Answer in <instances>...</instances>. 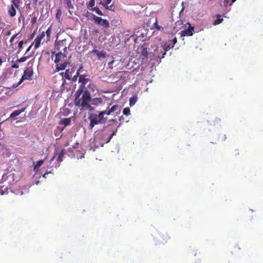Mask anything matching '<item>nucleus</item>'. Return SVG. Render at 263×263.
Segmentation results:
<instances>
[{
  "instance_id": "obj_27",
  "label": "nucleus",
  "mask_w": 263,
  "mask_h": 263,
  "mask_svg": "<svg viewBox=\"0 0 263 263\" xmlns=\"http://www.w3.org/2000/svg\"><path fill=\"white\" fill-rule=\"evenodd\" d=\"M123 114L126 116L129 115L130 114V111L129 108L128 107L124 108L123 110Z\"/></svg>"
},
{
  "instance_id": "obj_40",
  "label": "nucleus",
  "mask_w": 263,
  "mask_h": 263,
  "mask_svg": "<svg viewBox=\"0 0 263 263\" xmlns=\"http://www.w3.org/2000/svg\"><path fill=\"white\" fill-rule=\"evenodd\" d=\"M51 173V171H46V172L43 175V177L44 178H46V175Z\"/></svg>"
},
{
  "instance_id": "obj_24",
  "label": "nucleus",
  "mask_w": 263,
  "mask_h": 263,
  "mask_svg": "<svg viewBox=\"0 0 263 263\" xmlns=\"http://www.w3.org/2000/svg\"><path fill=\"white\" fill-rule=\"evenodd\" d=\"M112 0H102L100 4L102 5L104 7H106L107 5H109Z\"/></svg>"
},
{
  "instance_id": "obj_20",
  "label": "nucleus",
  "mask_w": 263,
  "mask_h": 263,
  "mask_svg": "<svg viewBox=\"0 0 263 263\" xmlns=\"http://www.w3.org/2000/svg\"><path fill=\"white\" fill-rule=\"evenodd\" d=\"M182 23L181 21H178L176 22L175 24V26L174 27V29L176 31L181 29L183 26H182Z\"/></svg>"
},
{
  "instance_id": "obj_21",
  "label": "nucleus",
  "mask_w": 263,
  "mask_h": 263,
  "mask_svg": "<svg viewBox=\"0 0 263 263\" xmlns=\"http://www.w3.org/2000/svg\"><path fill=\"white\" fill-rule=\"evenodd\" d=\"M8 12L11 17H13L16 14L15 8L12 6L9 8Z\"/></svg>"
},
{
  "instance_id": "obj_50",
  "label": "nucleus",
  "mask_w": 263,
  "mask_h": 263,
  "mask_svg": "<svg viewBox=\"0 0 263 263\" xmlns=\"http://www.w3.org/2000/svg\"><path fill=\"white\" fill-rule=\"evenodd\" d=\"M3 61H2V58L0 57V66L1 65Z\"/></svg>"
},
{
  "instance_id": "obj_26",
  "label": "nucleus",
  "mask_w": 263,
  "mask_h": 263,
  "mask_svg": "<svg viewBox=\"0 0 263 263\" xmlns=\"http://www.w3.org/2000/svg\"><path fill=\"white\" fill-rule=\"evenodd\" d=\"M79 70L78 69L77 72H76V74L72 76V78H71V80L72 82H76L77 80V78L79 76Z\"/></svg>"
},
{
  "instance_id": "obj_12",
  "label": "nucleus",
  "mask_w": 263,
  "mask_h": 263,
  "mask_svg": "<svg viewBox=\"0 0 263 263\" xmlns=\"http://www.w3.org/2000/svg\"><path fill=\"white\" fill-rule=\"evenodd\" d=\"M45 36V32H43L41 34L39 35L34 40V48L36 49L41 44V41Z\"/></svg>"
},
{
  "instance_id": "obj_33",
  "label": "nucleus",
  "mask_w": 263,
  "mask_h": 263,
  "mask_svg": "<svg viewBox=\"0 0 263 263\" xmlns=\"http://www.w3.org/2000/svg\"><path fill=\"white\" fill-rule=\"evenodd\" d=\"M95 0H90L88 4V7H91L92 8L95 6Z\"/></svg>"
},
{
  "instance_id": "obj_32",
  "label": "nucleus",
  "mask_w": 263,
  "mask_h": 263,
  "mask_svg": "<svg viewBox=\"0 0 263 263\" xmlns=\"http://www.w3.org/2000/svg\"><path fill=\"white\" fill-rule=\"evenodd\" d=\"M105 8L107 10H110V11H114V6L112 4V5H110V6H108L107 5L106 7H105Z\"/></svg>"
},
{
  "instance_id": "obj_52",
  "label": "nucleus",
  "mask_w": 263,
  "mask_h": 263,
  "mask_svg": "<svg viewBox=\"0 0 263 263\" xmlns=\"http://www.w3.org/2000/svg\"><path fill=\"white\" fill-rule=\"evenodd\" d=\"M114 63V61H112L111 62L109 63V65L112 64Z\"/></svg>"
},
{
  "instance_id": "obj_48",
  "label": "nucleus",
  "mask_w": 263,
  "mask_h": 263,
  "mask_svg": "<svg viewBox=\"0 0 263 263\" xmlns=\"http://www.w3.org/2000/svg\"><path fill=\"white\" fill-rule=\"evenodd\" d=\"M183 10H184V7L182 6L181 10L180 11V14L183 11Z\"/></svg>"
},
{
  "instance_id": "obj_35",
  "label": "nucleus",
  "mask_w": 263,
  "mask_h": 263,
  "mask_svg": "<svg viewBox=\"0 0 263 263\" xmlns=\"http://www.w3.org/2000/svg\"><path fill=\"white\" fill-rule=\"evenodd\" d=\"M137 100H129V105H130V106H133L136 102V101Z\"/></svg>"
},
{
  "instance_id": "obj_59",
  "label": "nucleus",
  "mask_w": 263,
  "mask_h": 263,
  "mask_svg": "<svg viewBox=\"0 0 263 263\" xmlns=\"http://www.w3.org/2000/svg\"><path fill=\"white\" fill-rule=\"evenodd\" d=\"M21 81H22V80H21V81H20V82L18 83V84H20V83H21Z\"/></svg>"
},
{
  "instance_id": "obj_2",
  "label": "nucleus",
  "mask_w": 263,
  "mask_h": 263,
  "mask_svg": "<svg viewBox=\"0 0 263 263\" xmlns=\"http://www.w3.org/2000/svg\"><path fill=\"white\" fill-rule=\"evenodd\" d=\"M89 81V79L86 78L85 75H80L79 78V82L81 83L80 88L78 90L77 93L79 95L76 99H78L80 95H82L81 99H91L90 94L88 92L86 85H87Z\"/></svg>"
},
{
  "instance_id": "obj_3",
  "label": "nucleus",
  "mask_w": 263,
  "mask_h": 263,
  "mask_svg": "<svg viewBox=\"0 0 263 263\" xmlns=\"http://www.w3.org/2000/svg\"><path fill=\"white\" fill-rule=\"evenodd\" d=\"M93 100H74V104L81 110H92L93 108L90 104Z\"/></svg>"
},
{
  "instance_id": "obj_4",
  "label": "nucleus",
  "mask_w": 263,
  "mask_h": 263,
  "mask_svg": "<svg viewBox=\"0 0 263 263\" xmlns=\"http://www.w3.org/2000/svg\"><path fill=\"white\" fill-rule=\"evenodd\" d=\"M117 132V128L111 134L106 138V134L104 133V130L103 129L100 130L96 133V138L99 140H102L104 143H107L110 142L112 137L116 135Z\"/></svg>"
},
{
  "instance_id": "obj_11",
  "label": "nucleus",
  "mask_w": 263,
  "mask_h": 263,
  "mask_svg": "<svg viewBox=\"0 0 263 263\" xmlns=\"http://www.w3.org/2000/svg\"><path fill=\"white\" fill-rule=\"evenodd\" d=\"M33 74V69L31 68H28L24 71V75L22 77V80L29 79Z\"/></svg>"
},
{
  "instance_id": "obj_7",
  "label": "nucleus",
  "mask_w": 263,
  "mask_h": 263,
  "mask_svg": "<svg viewBox=\"0 0 263 263\" xmlns=\"http://www.w3.org/2000/svg\"><path fill=\"white\" fill-rule=\"evenodd\" d=\"M184 29L180 32L181 36H192L194 31V28L189 23H186L184 25Z\"/></svg>"
},
{
  "instance_id": "obj_6",
  "label": "nucleus",
  "mask_w": 263,
  "mask_h": 263,
  "mask_svg": "<svg viewBox=\"0 0 263 263\" xmlns=\"http://www.w3.org/2000/svg\"><path fill=\"white\" fill-rule=\"evenodd\" d=\"M170 238L171 237L168 235L165 232L159 233L157 236H156V240L157 241L158 243L159 244L164 245L166 243Z\"/></svg>"
},
{
  "instance_id": "obj_45",
  "label": "nucleus",
  "mask_w": 263,
  "mask_h": 263,
  "mask_svg": "<svg viewBox=\"0 0 263 263\" xmlns=\"http://www.w3.org/2000/svg\"><path fill=\"white\" fill-rule=\"evenodd\" d=\"M32 47V45H31L30 46H29V47L27 48V50H26V53H27V52H28L31 48Z\"/></svg>"
},
{
  "instance_id": "obj_36",
  "label": "nucleus",
  "mask_w": 263,
  "mask_h": 263,
  "mask_svg": "<svg viewBox=\"0 0 263 263\" xmlns=\"http://www.w3.org/2000/svg\"><path fill=\"white\" fill-rule=\"evenodd\" d=\"M18 34H14L12 36V37H11L10 40V43H12L13 42L14 40L16 37V36H17Z\"/></svg>"
},
{
  "instance_id": "obj_47",
  "label": "nucleus",
  "mask_w": 263,
  "mask_h": 263,
  "mask_svg": "<svg viewBox=\"0 0 263 263\" xmlns=\"http://www.w3.org/2000/svg\"><path fill=\"white\" fill-rule=\"evenodd\" d=\"M25 5L27 7V6H30V2L29 1V2L27 3V2L26 1V3H25Z\"/></svg>"
},
{
  "instance_id": "obj_13",
  "label": "nucleus",
  "mask_w": 263,
  "mask_h": 263,
  "mask_svg": "<svg viewBox=\"0 0 263 263\" xmlns=\"http://www.w3.org/2000/svg\"><path fill=\"white\" fill-rule=\"evenodd\" d=\"M25 109V108L19 109V110H14L10 115L9 118L7 119V120H9V119H12V120H15L16 119V117L18 116L20 114H21L22 112L24 111Z\"/></svg>"
},
{
  "instance_id": "obj_53",
  "label": "nucleus",
  "mask_w": 263,
  "mask_h": 263,
  "mask_svg": "<svg viewBox=\"0 0 263 263\" xmlns=\"http://www.w3.org/2000/svg\"><path fill=\"white\" fill-rule=\"evenodd\" d=\"M1 147H3V144H2L1 143H0V148H1Z\"/></svg>"
},
{
  "instance_id": "obj_54",
  "label": "nucleus",
  "mask_w": 263,
  "mask_h": 263,
  "mask_svg": "<svg viewBox=\"0 0 263 263\" xmlns=\"http://www.w3.org/2000/svg\"><path fill=\"white\" fill-rule=\"evenodd\" d=\"M19 193H20V195H22V194H23V193L22 191H21V192H20Z\"/></svg>"
},
{
  "instance_id": "obj_10",
  "label": "nucleus",
  "mask_w": 263,
  "mask_h": 263,
  "mask_svg": "<svg viewBox=\"0 0 263 263\" xmlns=\"http://www.w3.org/2000/svg\"><path fill=\"white\" fill-rule=\"evenodd\" d=\"M76 71V68L72 67L70 68L67 69L65 72L64 77L66 79L71 80L72 76H74Z\"/></svg>"
},
{
  "instance_id": "obj_39",
  "label": "nucleus",
  "mask_w": 263,
  "mask_h": 263,
  "mask_svg": "<svg viewBox=\"0 0 263 263\" xmlns=\"http://www.w3.org/2000/svg\"><path fill=\"white\" fill-rule=\"evenodd\" d=\"M11 67L13 68H18L19 66L17 64L14 63L12 65Z\"/></svg>"
},
{
  "instance_id": "obj_56",
  "label": "nucleus",
  "mask_w": 263,
  "mask_h": 263,
  "mask_svg": "<svg viewBox=\"0 0 263 263\" xmlns=\"http://www.w3.org/2000/svg\"><path fill=\"white\" fill-rule=\"evenodd\" d=\"M236 0H232V3H234V2H235Z\"/></svg>"
},
{
  "instance_id": "obj_46",
  "label": "nucleus",
  "mask_w": 263,
  "mask_h": 263,
  "mask_svg": "<svg viewBox=\"0 0 263 263\" xmlns=\"http://www.w3.org/2000/svg\"><path fill=\"white\" fill-rule=\"evenodd\" d=\"M32 66V62L31 61H29L28 63V66Z\"/></svg>"
},
{
  "instance_id": "obj_30",
  "label": "nucleus",
  "mask_w": 263,
  "mask_h": 263,
  "mask_svg": "<svg viewBox=\"0 0 263 263\" xmlns=\"http://www.w3.org/2000/svg\"><path fill=\"white\" fill-rule=\"evenodd\" d=\"M222 21H223V18H218L216 20H215L214 22L213 25H216L219 24L220 23H221L222 22Z\"/></svg>"
},
{
  "instance_id": "obj_5",
  "label": "nucleus",
  "mask_w": 263,
  "mask_h": 263,
  "mask_svg": "<svg viewBox=\"0 0 263 263\" xmlns=\"http://www.w3.org/2000/svg\"><path fill=\"white\" fill-rule=\"evenodd\" d=\"M92 19L95 23L105 28H107L109 26V23L107 20L103 19L100 17L97 16L95 14H92Z\"/></svg>"
},
{
  "instance_id": "obj_9",
  "label": "nucleus",
  "mask_w": 263,
  "mask_h": 263,
  "mask_svg": "<svg viewBox=\"0 0 263 263\" xmlns=\"http://www.w3.org/2000/svg\"><path fill=\"white\" fill-rule=\"evenodd\" d=\"M177 42V39L176 37H175L173 40V44L172 45H170V44H169L167 48L165 47V48H162V49H161V51L160 52H163L162 53V57H160L159 55H158V57L159 58H160V59H162L164 57V55L165 54H166V52L169 50L171 48H173L174 45L175 44V43Z\"/></svg>"
},
{
  "instance_id": "obj_8",
  "label": "nucleus",
  "mask_w": 263,
  "mask_h": 263,
  "mask_svg": "<svg viewBox=\"0 0 263 263\" xmlns=\"http://www.w3.org/2000/svg\"><path fill=\"white\" fill-rule=\"evenodd\" d=\"M65 7L68 10L70 14H72L74 10V0H63Z\"/></svg>"
},
{
  "instance_id": "obj_16",
  "label": "nucleus",
  "mask_w": 263,
  "mask_h": 263,
  "mask_svg": "<svg viewBox=\"0 0 263 263\" xmlns=\"http://www.w3.org/2000/svg\"><path fill=\"white\" fill-rule=\"evenodd\" d=\"M56 70L57 71H59L60 70H64L68 64H69L68 62H65L62 64L56 63Z\"/></svg>"
},
{
  "instance_id": "obj_49",
  "label": "nucleus",
  "mask_w": 263,
  "mask_h": 263,
  "mask_svg": "<svg viewBox=\"0 0 263 263\" xmlns=\"http://www.w3.org/2000/svg\"><path fill=\"white\" fill-rule=\"evenodd\" d=\"M10 34H11V31H8V32H7V35H10Z\"/></svg>"
},
{
  "instance_id": "obj_34",
  "label": "nucleus",
  "mask_w": 263,
  "mask_h": 263,
  "mask_svg": "<svg viewBox=\"0 0 263 263\" xmlns=\"http://www.w3.org/2000/svg\"><path fill=\"white\" fill-rule=\"evenodd\" d=\"M46 34L47 35V37H48V39H49L50 38V34H51V29L50 28H48V29L46 31V32H45V34Z\"/></svg>"
},
{
  "instance_id": "obj_23",
  "label": "nucleus",
  "mask_w": 263,
  "mask_h": 263,
  "mask_svg": "<svg viewBox=\"0 0 263 263\" xmlns=\"http://www.w3.org/2000/svg\"><path fill=\"white\" fill-rule=\"evenodd\" d=\"M43 162H44L43 160H40L37 161L36 162V164L34 165V170L37 171L39 169V168L42 165Z\"/></svg>"
},
{
  "instance_id": "obj_55",
  "label": "nucleus",
  "mask_w": 263,
  "mask_h": 263,
  "mask_svg": "<svg viewBox=\"0 0 263 263\" xmlns=\"http://www.w3.org/2000/svg\"><path fill=\"white\" fill-rule=\"evenodd\" d=\"M122 118H123V117H122V116L121 118H119V121H121V119H122Z\"/></svg>"
},
{
  "instance_id": "obj_19",
  "label": "nucleus",
  "mask_w": 263,
  "mask_h": 263,
  "mask_svg": "<svg viewBox=\"0 0 263 263\" xmlns=\"http://www.w3.org/2000/svg\"><path fill=\"white\" fill-rule=\"evenodd\" d=\"M141 54L143 56H147L148 54V48L145 45H143L141 47Z\"/></svg>"
},
{
  "instance_id": "obj_25",
  "label": "nucleus",
  "mask_w": 263,
  "mask_h": 263,
  "mask_svg": "<svg viewBox=\"0 0 263 263\" xmlns=\"http://www.w3.org/2000/svg\"><path fill=\"white\" fill-rule=\"evenodd\" d=\"M91 10L95 12H96L98 15H103L102 11L99 9V8L97 7H93L91 9Z\"/></svg>"
},
{
  "instance_id": "obj_57",
  "label": "nucleus",
  "mask_w": 263,
  "mask_h": 263,
  "mask_svg": "<svg viewBox=\"0 0 263 263\" xmlns=\"http://www.w3.org/2000/svg\"><path fill=\"white\" fill-rule=\"evenodd\" d=\"M38 0H35V3H36Z\"/></svg>"
},
{
  "instance_id": "obj_28",
  "label": "nucleus",
  "mask_w": 263,
  "mask_h": 263,
  "mask_svg": "<svg viewBox=\"0 0 263 263\" xmlns=\"http://www.w3.org/2000/svg\"><path fill=\"white\" fill-rule=\"evenodd\" d=\"M118 123L117 119H112L111 120H109L108 121V125H111L112 124H117Z\"/></svg>"
},
{
  "instance_id": "obj_37",
  "label": "nucleus",
  "mask_w": 263,
  "mask_h": 263,
  "mask_svg": "<svg viewBox=\"0 0 263 263\" xmlns=\"http://www.w3.org/2000/svg\"><path fill=\"white\" fill-rule=\"evenodd\" d=\"M5 149V146L4 144H3V147L0 148V155H2Z\"/></svg>"
},
{
  "instance_id": "obj_14",
  "label": "nucleus",
  "mask_w": 263,
  "mask_h": 263,
  "mask_svg": "<svg viewBox=\"0 0 263 263\" xmlns=\"http://www.w3.org/2000/svg\"><path fill=\"white\" fill-rule=\"evenodd\" d=\"M150 23H153L152 25V28L156 29L158 30H160L161 29H163V28L160 26H159L157 24V19L156 17H152L151 18Z\"/></svg>"
},
{
  "instance_id": "obj_51",
  "label": "nucleus",
  "mask_w": 263,
  "mask_h": 263,
  "mask_svg": "<svg viewBox=\"0 0 263 263\" xmlns=\"http://www.w3.org/2000/svg\"><path fill=\"white\" fill-rule=\"evenodd\" d=\"M129 99H137V97L133 96V97H130Z\"/></svg>"
},
{
  "instance_id": "obj_1",
  "label": "nucleus",
  "mask_w": 263,
  "mask_h": 263,
  "mask_svg": "<svg viewBox=\"0 0 263 263\" xmlns=\"http://www.w3.org/2000/svg\"><path fill=\"white\" fill-rule=\"evenodd\" d=\"M121 107L118 105H114L111 107L108 106L106 110L98 112V114L95 112L88 114V119L90 123L88 128L92 130L96 125L105 124L107 122V118L104 117V115H110L117 116L121 114Z\"/></svg>"
},
{
  "instance_id": "obj_44",
  "label": "nucleus",
  "mask_w": 263,
  "mask_h": 263,
  "mask_svg": "<svg viewBox=\"0 0 263 263\" xmlns=\"http://www.w3.org/2000/svg\"><path fill=\"white\" fill-rule=\"evenodd\" d=\"M239 154V151L238 149L235 150V155L237 156V155H238Z\"/></svg>"
},
{
  "instance_id": "obj_58",
  "label": "nucleus",
  "mask_w": 263,
  "mask_h": 263,
  "mask_svg": "<svg viewBox=\"0 0 263 263\" xmlns=\"http://www.w3.org/2000/svg\"><path fill=\"white\" fill-rule=\"evenodd\" d=\"M224 139L225 140V139H226V136L224 135Z\"/></svg>"
},
{
  "instance_id": "obj_41",
  "label": "nucleus",
  "mask_w": 263,
  "mask_h": 263,
  "mask_svg": "<svg viewBox=\"0 0 263 263\" xmlns=\"http://www.w3.org/2000/svg\"><path fill=\"white\" fill-rule=\"evenodd\" d=\"M99 51H100L98 50L97 49H93L92 50V52L96 54L97 55L98 54Z\"/></svg>"
},
{
  "instance_id": "obj_42",
  "label": "nucleus",
  "mask_w": 263,
  "mask_h": 263,
  "mask_svg": "<svg viewBox=\"0 0 263 263\" xmlns=\"http://www.w3.org/2000/svg\"><path fill=\"white\" fill-rule=\"evenodd\" d=\"M5 190H6V191H4L3 190H1V191H2V195H3V194H4L5 193H8V191H7V190H7V188H5Z\"/></svg>"
},
{
  "instance_id": "obj_43",
  "label": "nucleus",
  "mask_w": 263,
  "mask_h": 263,
  "mask_svg": "<svg viewBox=\"0 0 263 263\" xmlns=\"http://www.w3.org/2000/svg\"><path fill=\"white\" fill-rule=\"evenodd\" d=\"M61 11L60 10H59L58 12L57 13L56 17H58V15H61Z\"/></svg>"
},
{
  "instance_id": "obj_17",
  "label": "nucleus",
  "mask_w": 263,
  "mask_h": 263,
  "mask_svg": "<svg viewBox=\"0 0 263 263\" xmlns=\"http://www.w3.org/2000/svg\"><path fill=\"white\" fill-rule=\"evenodd\" d=\"M71 123L70 118H64L61 120L60 124L64 125L65 126L70 125Z\"/></svg>"
},
{
  "instance_id": "obj_15",
  "label": "nucleus",
  "mask_w": 263,
  "mask_h": 263,
  "mask_svg": "<svg viewBox=\"0 0 263 263\" xmlns=\"http://www.w3.org/2000/svg\"><path fill=\"white\" fill-rule=\"evenodd\" d=\"M66 57L65 54L62 53L61 52H59L58 53L55 54V59L54 60L55 63H58L62 59Z\"/></svg>"
},
{
  "instance_id": "obj_29",
  "label": "nucleus",
  "mask_w": 263,
  "mask_h": 263,
  "mask_svg": "<svg viewBox=\"0 0 263 263\" xmlns=\"http://www.w3.org/2000/svg\"><path fill=\"white\" fill-rule=\"evenodd\" d=\"M99 59H101L102 58H105V53L101 51H99L98 54L97 55Z\"/></svg>"
},
{
  "instance_id": "obj_31",
  "label": "nucleus",
  "mask_w": 263,
  "mask_h": 263,
  "mask_svg": "<svg viewBox=\"0 0 263 263\" xmlns=\"http://www.w3.org/2000/svg\"><path fill=\"white\" fill-rule=\"evenodd\" d=\"M28 57H22L21 58V59L17 60L16 61L17 62H19V63H22V62H24L25 61H26L27 60V59H28Z\"/></svg>"
},
{
  "instance_id": "obj_18",
  "label": "nucleus",
  "mask_w": 263,
  "mask_h": 263,
  "mask_svg": "<svg viewBox=\"0 0 263 263\" xmlns=\"http://www.w3.org/2000/svg\"><path fill=\"white\" fill-rule=\"evenodd\" d=\"M63 154L62 153H59L56 154L53 158L51 159V161H52L55 158L57 157V160L59 163H60L62 161Z\"/></svg>"
},
{
  "instance_id": "obj_38",
  "label": "nucleus",
  "mask_w": 263,
  "mask_h": 263,
  "mask_svg": "<svg viewBox=\"0 0 263 263\" xmlns=\"http://www.w3.org/2000/svg\"><path fill=\"white\" fill-rule=\"evenodd\" d=\"M23 45V41H22L19 42L18 46L20 48V49H22V48Z\"/></svg>"
},
{
  "instance_id": "obj_22",
  "label": "nucleus",
  "mask_w": 263,
  "mask_h": 263,
  "mask_svg": "<svg viewBox=\"0 0 263 263\" xmlns=\"http://www.w3.org/2000/svg\"><path fill=\"white\" fill-rule=\"evenodd\" d=\"M20 3H21V0H12V4L11 6L14 7L15 8H18Z\"/></svg>"
}]
</instances>
